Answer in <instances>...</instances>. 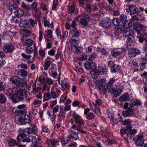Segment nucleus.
Listing matches in <instances>:
<instances>
[{"label":"nucleus","mask_w":147,"mask_h":147,"mask_svg":"<svg viewBox=\"0 0 147 147\" xmlns=\"http://www.w3.org/2000/svg\"><path fill=\"white\" fill-rule=\"evenodd\" d=\"M107 71V70L105 67L98 66L96 67L95 68L92 69L91 72L92 77L94 79V82L98 86V89L99 90H101V88L100 87L99 85L101 87H103L105 86V78H101L100 77H98L100 74L101 75L105 74Z\"/></svg>","instance_id":"nucleus-1"},{"label":"nucleus","mask_w":147,"mask_h":147,"mask_svg":"<svg viewBox=\"0 0 147 147\" xmlns=\"http://www.w3.org/2000/svg\"><path fill=\"white\" fill-rule=\"evenodd\" d=\"M30 127L27 128L22 130L23 133L20 134L17 137L16 139L17 142H20L22 141L23 139L26 136L32 134H35L38 132V129L35 125L32 124L30 125Z\"/></svg>","instance_id":"nucleus-2"},{"label":"nucleus","mask_w":147,"mask_h":147,"mask_svg":"<svg viewBox=\"0 0 147 147\" xmlns=\"http://www.w3.org/2000/svg\"><path fill=\"white\" fill-rule=\"evenodd\" d=\"M34 115L32 112H26L19 118V124H29L33 119Z\"/></svg>","instance_id":"nucleus-3"},{"label":"nucleus","mask_w":147,"mask_h":147,"mask_svg":"<svg viewBox=\"0 0 147 147\" xmlns=\"http://www.w3.org/2000/svg\"><path fill=\"white\" fill-rule=\"evenodd\" d=\"M128 9L131 16V20L132 21L138 20L139 19L138 16H140L142 13L139 12L137 7L134 5H130L128 6Z\"/></svg>","instance_id":"nucleus-4"},{"label":"nucleus","mask_w":147,"mask_h":147,"mask_svg":"<svg viewBox=\"0 0 147 147\" xmlns=\"http://www.w3.org/2000/svg\"><path fill=\"white\" fill-rule=\"evenodd\" d=\"M118 86V84H115L107 87V89L111 92L114 93V96L115 97L121 94L123 89V86L121 84H120L119 86Z\"/></svg>","instance_id":"nucleus-5"},{"label":"nucleus","mask_w":147,"mask_h":147,"mask_svg":"<svg viewBox=\"0 0 147 147\" xmlns=\"http://www.w3.org/2000/svg\"><path fill=\"white\" fill-rule=\"evenodd\" d=\"M134 31L132 30L129 28H126L123 32V34L125 37L124 40L126 42H128L127 44V47L131 45L129 42H132L134 39V36L132 35L134 34Z\"/></svg>","instance_id":"nucleus-6"},{"label":"nucleus","mask_w":147,"mask_h":147,"mask_svg":"<svg viewBox=\"0 0 147 147\" xmlns=\"http://www.w3.org/2000/svg\"><path fill=\"white\" fill-rule=\"evenodd\" d=\"M41 137L38 134L36 135L35 136H30L25 139H23L22 142H27L28 143L32 142L31 147H37V145L39 144L38 142L40 141Z\"/></svg>","instance_id":"nucleus-7"},{"label":"nucleus","mask_w":147,"mask_h":147,"mask_svg":"<svg viewBox=\"0 0 147 147\" xmlns=\"http://www.w3.org/2000/svg\"><path fill=\"white\" fill-rule=\"evenodd\" d=\"M22 89L18 88L16 90L14 94L11 97V99L14 103H17L24 100V93Z\"/></svg>","instance_id":"nucleus-8"},{"label":"nucleus","mask_w":147,"mask_h":147,"mask_svg":"<svg viewBox=\"0 0 147 147\" xmlns=\"http://www.w3.org/2000/svg\"><path fill=\"white\" fill-rule=\"evenodd\" d=\"M129 104L128 110L133 114V112L137 108L138 106L140 105L141 103L138 99H134L130 100Z\"/></svg>","instance_id":"nucleus-9"},{"label":"nucleus","mask_w":147,"mask_h":147,"mask_svg":"<svg viewBox=\"0 0 147 147\" xmlns=\"http://www.w3.org/2000/svg\"><path fill=\"white\" fill-rule=\"evenodd\" d=\"M11 82L16 85L15 87L18 88L22 89L23 88L25 81L23 79L20 78L16 77H14L11 79Z\"/></svg>","instance_id":"nucleus-10"},{"label":"nucleus","mask_w":147,"mask_h":147,"mask_svg":"<svg viewBox=\"0 0 147 147\" xmlns=\"http://www.w3.org/2000/svg\"><path fill=\"white\" fill-rule=\"evenodd\" d=\"M127 18V16L124 14H121L119 17L120 21L123 24V27L126 29L129 28L131 22L130 21L129 22Z\"/></svg>","instance_id":"nucleus-11"},{"label":"nucleus","mask_w":147,"mask_h":147,"mask_svg":"<svg viewBox=\"0 0 147 147\" xmlns=\"http://www.w3.org/2000/svg\"><path fill=\"white\" fill-rule=\"evenodd\" d=\"M137 37L140 42L142 43L144 40L147 41V33L146 32L141 33L140 31L137 32Z\"/></svg>","instance_id":"nucleus-12"},{"label":"nucleus","mask_w":147,"mask_h":147,"mask_svg":"<svg viewBox=\"0 0 147 147\" xmlns=\"http://www.w3.org/2000/svg\"><path fill=\"white\" fill-rule=\"evenodd\" d=\"M3 49L7 53L12 52L14 50V46L11 44H6L3 46Z\"/></svg>","instance_id":"nucleus-13"},{"label":"nucleus","mask_w":147,"mask_h":147,"mask_svg":"<svg viewBox=\"0 0 147 147\" xmlns=\"http://www.w3.org/2000/svg\"><path fill=\"white\" fill-rule=\"evenodd\" d=\"M128 55L130 58L135 57L136 55L139 54L140 53V51L138 49H130L128 51Z\"/></svg>","instance_id":"nucleus-14"},{"label":"nucleus","mask_w":147,"mask_h":147,"mask_svg":"<svg viewBox=\"0 0 147 147\" xmlns=\"http://www.w3.org/2000/svg\"><path fill=\"white\" fill-rule=\"evenodd\" d=\"M143 138L144 136L143 135H138L137 138L135 139V143L136 146H140L144 143V140Z\"/></svg>","instance_id":"nucleus-15"},{"label":"nucleus","mask_w":147,"mask_h":147,"mask_svg":"<svg viewBox=\"0 0 147 147\" xmlns=\"http://www.w3.org/2000/svg\"><path fill=\"white\" fill-rule=\"evenodd\" d=\"M18 89L17 87L9 88L7 89L6 94L9 97V98H11L12 96L15 94Z\"/></svg>","instance_id":"nucleus-16"},{"label":"nucleus","mask_w":147,"mask_h":147,"mask_svg":"<svg viewBox=\"0 0 147 147\" xmlns=\"http://www.w3.org/2000/svg\"><path fill=\"white\" fill-rule=\"evenodd\" d=\"M18 8V5L13 1H11L9 4V9L12 12H15Z\"/></svg>","instance_id":"nucleus-17"},{"label":"nucleus","mask_w":147,"mask_h":147,"mask_svg":"<svg viewBox=\"0 0 147 147\" xmlns=\"http://www.w3.org/2000/svg\"><path fill=\"white\" fill-rule=\"evenodd\" d=\"M31 34V32L30 30H24L22 34V36L21 38V42H24L25 40L26 39L25 37L29 36Z\"/></svg>","instance_id":"nucleus-18"},{"label":"nucleus","mask_w":147,"mask_h":147,"mask_svg":"<svg viewBox=\"0 0 147 147\" xmlns=\"http://www.w3.org/2000/svg\"><path fill=\"white\" fill-rule=\"evenodd\" d=\"M18 76L26 78L28 76V72L24 69H20L18 70Z\"/></svg>","instance_id":"nucleus-19"},{"label":"nucleus","mask_w":147,"mask_h":147,"mask_svg":"<svg viewBox=\"0 0 147 147\" xmlns=\"http://www.w3.org/2000/svg\"><path fill=\"white\" fill-rule=\"evenodd\" d=\"M94 65V64L93 63L92 61L88 60L86 61L84 66L86 69H90L92 68Z\"/></svg>","instance_id":"nucleus-20"},{"label":"nucleus","mask_w":147,"mask_h":147,"mask_svg":"<svg viewBox=\"0 0 147 147\" xmlns=\"http://www.w3.org/2000/svg\"><path fill=\"white\" fill-rule=\"evenodd\" d=\"M99 25L105 28H108L110 26V23H108L107 21L106 20L101 21L99 24Z\"/></svg>","instance_id":"nucleus-21"},{"label":"nucleus","mask_w":147,"mask_h":147,"mask_svg":"<svg viewBox=\"0 0 147 147\" xmlns=\"http://www.w3.org/2000/svg\"><path fill=\"white\" fill-rule=\"evenodd\" d=\"M15 13V15L17 17H20L22 16L24 14V12L22 9H18L14 12Z\"/></svg>","instance_id":"nucleus-22"},{"label":"nucleus","mask_w":147,"mask_h":147,"mask_svg":"<svg viewBox=\"0 0 147 147\" xmlns=\"http://www.w3.org/2000/svg\"><path fill=\"white\" fill-rule=\"evenodd\" d=\"M120 100L121 101H126L129 100V96L128 93L125 92L120 96Z\"/></svg>","instance_id":"nucleus-23"},{"label":"nucleus","mask_w":147,"mask_h":147,"mask_svg":"<svg viewBox=\"0 0 147 147\" xmlns=\"http://www.w3.org/2000/svg\"><path fill=\"white\" fill-rule=\"evenodd\" d=\"M69 136L71 139L74 138L75 140H77L79 138V137L78 136V133L75 131H71L70 135Z\"/></svg>","instance_id":"nucleus-24"},{"label":"nucleus","mask_w":147,"mask_h":147,"mask_svg":"<svg viewBox=\"0 0 147 147\" xmlns=\"http://www.w3.org/2000/svg\"><path fill=\"white\" fill-rule=\"evenodd\" d=\"M74 119L76 123L82 125L84 124V122L82 120H80L79 119V116L78 115L75 116L74 117Z\"/></svg>","instance_id":"nucleus-25"},{"label":"nucleus","mask_w":147,"mask_h":147,"mask_svg":"<svg viewBox=\"0 0 147 147\" xmlns=\"http://www.w3.org/2000/svg\"><path fill=\"white\" fill-rule=\"evenodd\" d=\"M116 81V80L114 78H110L107 84V87L116 84H115Z\"/></svg>","instance_id":"nucleus-26"},{"label":"nucleus","mask_w":147,"mask_h":147,"mask_svg":"<svg viewBox=\"0 0 147 147\" xmlns=\"http://www.w3.org/2000/svg\"><path fill=\"white\" fill-rule=\"evenodd\" d=\"M8 144L9 146H13L18 145L19 143L16 142L15 139H11L9 141Z\"/></svg>","instance_id":"nucleus-27"},{"label":"nucleus","mask_w":147,"mask_h":147,"mask_svg":"<svg viewBox=\"0 0 147 147\" xmlns=\"http://www.w3.org/2000/svg\"><path fill=\"white\" fill-rule=\"evenodd\" d=\"M71 34L73 36L77 37L80 34V32L77 28L73 29L71 31Z\"/></svg>","instance_id":"nucleus-28"},{"label":"nucleus","mask_w":147,"mask_h":147,"mask_svg":"<svg viewBox=\"0 0 147 147\" xmlns=\"http://www.w3.org/2000/svg\"><path fill=\"white\" fill-rule=\"evenodd\" d=\"M51 98V95L50 92H49L47 93H45L43 96V101L45 102Z\"/></svg>","instance_id":"nucleus-29"},{"label":"nucleus","mask_w":147,"mask_h":147,"mask_svg":"<svg viewBox=\"0 0 147 147\" xmlns=\"http://www.w3.org/2000/svg\"><path fill=\"white\" fill-rule=\"evenodd\" d=\"M25 42L24 44V45L27 46H30L32 45L33 44L34 42L33 41L30 39H27V38L25 40Z\"/></svg>","instance_id":"nucleus-30"},{"label":"nucleus","mask_w":147,"mask_h":147,"mask_svg":"<svg viewBox=\"0 0 147 147\" xmlns=\"http://www.w3.org/2000/svg\"><path fill=\"white\" fill-rule=\"evenodd\" d=\"M122 114V115L125 117H127L129 116H131L133 114L132 113L128 111L127 109V110L123 111Z\"/></svg>","instance_id":"nucleus-31"},{"label":"nucleus","mask_w":147,"mask_h":147,"mask_svg":"<svg viewBox=\"0 0 147 147\" xmlns=\"http://www.w3.org/2000/svg\"><path fill=\"white\" fill-rule=\"evenodd\" d=\"M120 69V66L118 65H115L111 68V71L112 73H116Z\"/></svg>","instance_id":"nucleus-32"},{"label":"nucleus","mask_w":147,"mask_h":147,"mask_svg":"<svg viewBox=\"0 0 147 147\" xmlns=\"http://www.w3.org/2000/svg\"><path fill=\"white\" fill-rule=\"evenodd\" d=\"M21 7L25 10L27 11L30 10V5H26L24 2H22V3Z\"/></svg>","instance_id":"nucleus-33"},{"label":"nucleus","mask_w":147,"mask_h":147,"mask_svg":"<svg viewBox=\"0 0 147 147\" xmlns=\"http://www.w3.org/2000/svg\"><path fill=\"white\" fill-rule=\"evenodd\" d=\"M72 105L73 106H78L79 107H82L83 108L85 107L86 106L84 104L81 102H79L78 101H74L72 103Z\"/></svg>","instance_id":"nucleus-34"},{"label":"nucleus","mask_w":147,"mask_h":147,"mask_svg":"<svg viewBox=\"0 0 147 147\" xmlns=\"http://www.w3.org/2000/svg\"><path fill=\"white\" fill-rule=\"evenodd\" d=\"M74 47V51L78 54H80L82 50V48L80 47H78L76 45L73 46Z\"/></svg>","instance_id":"nucleus-35"},{"label":"nucleus","mask_w":147,"mask_h":147,"mask_svg":"<svg viewBox=\"0 0 147 147\" xmlns=\"http://www.w3.org/2000/svg\"><path fill=\"white\" fill-rule=\"evenodd\" d=\"M47 60L45 61V63L43 65L44 69L45 70H47L48 69L51 64V62L50 61H47Z\"/></svg>","instance_id":"nucleus-36"},{"label":"nucleus","mask_w":147,"mask_h":147,"mask_svg":"<svg viewBox=\"0 0 147 147\" xmlns=\"http://www.w3.org/2000/svg\"><path fill=\"white\" fill-rule=\"evenodd\" d=\"M26 52L28 54H32L34 51L33 49L30 46H27L25 49Z\"/></svg>","instance_id":"nucleus-37"},{"label":"nucleus","mask_w":147,"mask_h":147,"mask_svg":"<svg viewBox=\"0 0 147 147\" xmlns=\"http://www.w3.org/2000/svg\"><path fill=\"white\" fill-rule=\"evenodd\" d=\"M116 7V5H109L106 6L105 7V9L107 11H108L111 12L112 11V9H114Z\"/></svg>","instance_id":"nucleus-38"},{"label":"nucleus","mask_w":147,"mask_h":147,"mask_svg":"<svg viewBox=\"0 0 147 147\" xmlns=\"http://www.w3.org/2000/svg\"><path fill=\"white\" fill-rule=\"evenodd\" d=\"M80 16L82 17V18L80 17V18H84L85 20L89 21L90 18L88 14L86 13L82 14L81 15H79L78 16V18H80Z\"/></svg>","instance_id":"nucleus-39"},{"label":"nucleus","mask_w":147,"mask_h":147,"mask_svg":"<svg viewBox=\"0 0 147 147\" xmlns=\"http://www.w3.org/2000/svg\"><path fill=\"white\" fill-rule=\"evenodd\" d=\"M29 24H30V26L34 27V25L37 23V21L36 20H34L32 18H30L28 19Z\"/></svg>","instance_id":"nucleus-40"},{"label":"nucleus","mask_w":147,"mask_h":147,"mask_svg":"<svg viewBox=\"0 0 147 147\" xmlns=\"http://www.w3.org/2000/svg\"><path fill=\"white\" fill-rule=\"evenodd\" d=\"M126 28L123 27L122 25H119L118 26L117 28L116 31L118 33H121L123 32L125 30Z\"/></svg>","instance_id":"nucleus-41"},{"label":"nucleus","mask_w":147,"mask_h":147,"mask_svg":"<svg viewBox=\"0 0 147 147\" xmlns=\"http://www.w3.org/2000/svg\"><path fill=\"white\" fill-rule=\"evenodd\" d=\"M51 76L54 78H56L57 75V69H51Z\"/></svg>","instance_id":"nucleus-42"},{"label":"nucleus","mask_w":147,"mask_h":147,"mask_svg":"<svg viewBox=\"0 0 147 147\" xmlns=\"http://www.w3.org/2000/svg\"><path fill=\"white\" fill-rule=\"evenodd\" d=\"M122 52L119 51L114 52L113 53L112 55L114 57L116 58H118L121 56L122 55Z\"/></svg>","instance_id":"nucleus-43"},{"label":"nucleus","mask_w":147,"mask_h":147,"mask_svg":"<svg viewBox=\"0 0 147 147\" xmlns=\"http://www.w3.org/2000/svg\"><path fill=\"white\" fill-rule=\"evenodd\" d=\"M121 122H123L122 124L124 125H129L132 122V121L129 119H127L124 120V121H121Z\"/></svg>","instance_id":"nucleus-44"},{"label":"nucleus","mask_w":147,"mask_h":147,"mask_svg":"<svg viewBox=\"0 0 147 147\" xmlns=\"http://www.w3.org/2000/svg\"><path fill=\"white\" fill-rule=\"evenodd\" d=\"M6 101V98L5 96L2 94H0V103H5Z\"/></svg>","instance_id":"nucleus-45"},{"label":"nucleus","mask_w":147,"mask_h":147,"mask_svg":"<svg viewBox=\"0 0 147 147\" xmlns=\"http://www.w3.org/2000/svg\"><path fill=\"white\" fill-rule=\"evenodd\" d=\"M143 26V25L142 24H139L137 26L133 29L132 30L136 31L137 33V31L140 32Z\"/></svg>","instance_id":"nucleus-46"},{"label":"nucleus","mask_w":147,"mask_h":147,"mask_svg":"<svg viewBox=\"0 0 147 147\" xmlns=\"http://www.w3.org/2000/svg\"><path fill=\"white\" fill-rule=\"evenodd\" d=\"M112 22L114 25L117 26L120 23V20L118 18H114L112 19Z\"/></svg>","instance_id":"nucleus-47"},{"label":"nucleus","mask_w":147,"mask_h":147,"mask_svg":"<svg viewBox=\"0 0 147 147\" xmlns=\"http://www.w3.org/2000/svg\"><path fill=\"white\" fill-rule=\"evenodd\" d=\"M80 19V22L82 25L84 26H86L88 25V21L85 20L84 18Z\"/></svg>","instance_id":"nucleus-48"},{"label":"nucleus","mask_w":147,"mask_h":147,"mask_svg":"<svg viewBox=\"0 0 147 147\" xmlns=\"http://www.w3.org/2000/svg\"><path fill=\"white\" fill-rule=\"evenodd\" d=\"M94 115L92 113H88L86 115V118L88 120H90L94 118Z\"/></svg>","instance_id":"nucleus-49"},{"label":"nucleus","mask_w":147,"mask_h":147,"mask_svg":"<svg viewBox=\"0 0 147 147\" xmlns=\"http://www.w3.org/2000/svg\"><path fill=\"white\" fill-rule=\"evenodd\" d=\"M55 32L58 38L59 39H61L62 37L61 34L60 30L59 28L56 29L55 30Z\"/></svg>","instance_id":"nucleus-50"},{"label":"nucleus","mask_w":147,"mask_h":147,"mask_svg":"<svg viewBox=\"0 0 147 147\" xmlns=\"http://www.w3.org/2000/svg\"><path fill=\"white\" fill-rule=\"evenodd\" d=\"M115 142L113 140L111 139H107L105 143L108 145H111L115 143Z\"/></svg>","instance_id":"nucleus-51"},{"label":"nucleus","mask_w":147,"mask_h":147,"mask_svg":"<svg viewBox=\"0 0 147 147\" xmlns=\"http://www.w3.org/2000/svg\"><path fill=\"white\" fill-rule=\"evenodd\" d=\"M97 50L99 52L102 53V54L103 55H105L107 54V51L104 49L102 48H100V47L98 48Z\"/></svg>","instance_id":"nucleus-52"},{"label":"nucleus","mask_w":147,"mask_h":147,"mask_svg":"<svg viewBox=\"0 0 147 147\" xmlns=\"http://www.w3.org/2000/svg\"><path fill=\"white\" fill-rule=\"evenodd\" d=\"M62 87L64 89L66 90L68 89L69 87V86L68 84L63 82L61 84Z\"/></svg>","instance_id":"nucleus-53"},{"label":"nucleus","mask_w":147,"mask_h":147,"mask_svg":"<svg viewBox=\"0 0 147 147\" xmlns=\"http://www.w3.org/2000/svg\"><path fill=\"white\" fill-rule=\"evenodd\" d=\"M37 3L36 2H33L32 4V7L33 8V10L35 11V12L36 13L38 12L37 9Z\"/></svg>","instance_id":"nucleus-54"},{"label":"nucleus","mask_w":147,"mask_h":147,"mask_svg":"<svg viewBox=\"0 0 147 147\" xmlns=\"http://www.w3.org/2000/svg\"><path fill=\"white\" fill-rule=\"evenodd\" d=\"M50 93L51 95V98H53L55 99L57 97L56 93L53 89L51 90Z\"/></svg>","instance_id":"nucleus-55"},{"label":"nucleus","mask_w":147,"mask_h":147,"mask_svg":"<svg viewBox=\"0 0 147 147\" xmlns=\"http://www.w3.org/2000/svg\"><path fill=\"white\" fill-rule=\"evenodd\" d=\"M78 59L80 61H84L87 59V56L86 55H85L78 57Z\"/></svg>","instance_id":"nucleus-56"},{"label":"nucleus","mask_w":147,"mask_h":147,"mask_svg":"<svg viewBox=\"0 0 147 147\" xmlns=\"http://www.w3.org/2000/svg\"><path fill=\"white\" fill-rule=\"evenodd\" d=\"M46 81L47 84L49 85H51L53 83V81L50 78H47L46 79Z\"/></svg>","instance_id":"nucleus-57"},{"label":"nucleus","mask_w":147,"mask_h":147,"mask_svg":"<svg viewBox=\"0 0 147 147\" xmlns=\"http://www.w3.org/2000/svg\"><path fill=\"white\" fill-rule=\"evenodd\" d=\"M5 84L3 82H0V91H3L5 88Z\"/></svg>","instance_id":"nucleus-58"},{"label":"nucleus","mask_w":147,"mask_h":147,"mask_svg":"<svg viewBox=\"0 0 147 147\" xmlns=\"http://www.w3.org/2000/svg\"><path fill=\"white\" fill-rule=\"evenodd\" d=\"M78 39V37L72 36L70 39L71 43L72 44L76 41H78L77 40Z\"/></svg>","instance_id":"nucleus-59"},{"label":"nucleus","mask_w":147,"mask_h":147,"mask_svg":"<svg viewBox=\"0 0 147 147\" xmlns=\"http://www.w3.org/2000/svg\"><path fill=\"white\" fill-rule=\"evenodd\" d=\"M65 111L63 108V106H60V112L59 113L61 114L62 116H64L65 115Z\"/></svg>","instance_id":"nucleus-60"},{"label":"nucleus","mask_w":147,"mask_h":147,"mask_svg":"<svg viewBox=\"0 0 147 147\" xmlns=\"http://www.w3.org/2000/svg\"><path fill=\"white\" fill-rule=\"evenodd\" d=\"M19 66H20L21 68L24 70L28 69V66L27 65L25 64L21 63L20 65H18V67Z\"/></svg>","instance_id":"nucleus-61"},{"label":"nucleus","mask_w":147,"mask_h":147,"mask_svg":"<svg viewBox=\"0 0 147 147\" xmlns=\"http://www.w3.org/2000/svg\"><path fill=\"white\" fill-rule=\"evenodd\" d=\"M22 57L24 59L29 60L31 57L32 56L30 55H27L24 53H22L21 55Z\"/></svg>","instance_id":"nucleus-62"},{"label":"nucleus","mask_w":147,"mask_h":147,"mask_svg":"<svg viewBox=\"0 0 147 147\" xmlns=\"http://www.w3.org/2000/svg\"><path fill=\"white\" fill-rule=\"evenodd\" d=\"M96 56V54L95 53H94L92 54L89 57V60L90 61H92L94 59Z\"/></svg>","instance_id":"nucleus-63"},{"label":"nucleus","mask_w":147,"mask_h":147,"mask_svg":"<svg viewBox=\"0 0 147 147\" xmlns=\"http://www.w3.org/2000/svg\"><path fill=\"white\" fill-rule=\"evenodd\" d=\"M77 145V144L76 142L71 141L68 146L70 147H76Z\"/></svg>","instance_id":"nucleus-64"}]
</instances>
